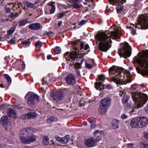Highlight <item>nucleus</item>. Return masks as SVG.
Instances as JSON below:
<instances>
[{
    "instance_id": "obj_1",
    "label": "nucleus",
    "mask_w": 148,
    "mask_h": 148,
    "mask_svg": "<svg viewBox=\"0 0 148 148\" xmlns=\"http://www.w3.org/2000/svg\"><path fill=\"white\" fill-rule=\"evenodd\" d=\"M109 73L110 75H114V76L112 78V80L116 84H123L127 82L126 81V77H125L123 75L124 73L129 74V72L124 70L122 67H112L110 68Z\"/></svg>"
},
{
    "instance_id": "obj_2",
    "label": "nucleus",
    "mask_w": 148,
    "mask_h": 148,
    "mask_svg": "<svg viewBox=\"0 0 148 148\" xmlns=\"http://www.w3.org/2000/svg\"><path fill=\"white\" fill-rule=\"evenodd\" d=\"M138 56V57L134 58V61L137 62L143 70L141 69L140 67L136 68L137 71L142 75H148V50L144 54L139 53Z\"/></svg>"
},
{
    "instance_id": "obj_3",
    "label": "nucleus",
    "mask_w": 148,
    "mask_h": 148,
    "mask_svg": "<svg viewBox=\"0 0 148 148\" xmlns=\"http://www.w3.org/2000/svg\"><path fill=\"white\" fill-rule=\"evenodd\" d=\"M131 94L133 101L135 102L134 107L136 108L143 106L147 101L148 97L146 94L139 92H132Z\"/></svg>"
},
{
    "instance_id": "obj_4",
    "label": "nucleus",
    "mask_w": 148,
    "mask_h": 148,
    "mask_svg": "<svg viewBox=\"0 0 148 148\" xmlns=\"http://www.w3.org/2000/svg\"><path fill=\"white\" fill-rule=\"evenodd\" d=\"M111 38H95L96 42H99V45L100 50L102 51H106L111 47L112 42Z\"/></svg>"
},
{
    "instance_id": "obj_5",
    "label": "nucleus",
    "mask_w": 148,
    "mask_h": 148,
    "mask_svg": "<svg viewBox=\"0 0 148 148\" xmlns=\"http://www.w3.org/2000/svg\"><path fill=\"white\" fill-rule=\"evenodd\" d=\"M114 31H107L104 32L102 30L99 31L96 34L95 37H118L121 36V32L119 28L115 27L113 28Z\"/></svg>"
},
{
    "instance_id": "obj_6",
    "label": "nucleus",
    "mask_w": 148,
    "mask_h": 148,
    "mask_svg": "<svg viewBox=\"0 0 148 148\" xmlns=\"http://www.w3.org/2000/svg\"><path fill=\"white\" fill-rule=\"evenodd\" d=\"M118 53L121 57H123L125 58H127L130 56L131 47L127 42L121 43L120 47L119 49Z\"/></svg>"
},
{
    "instance_id": "obj_7",
    "label": "nucleus",
    "mask_w": 148,
    "mask_h": 148,
    "mask_svg": "<svg viewBox=\"0 0 148 148\" xmlns=\"http://www.w3.org/2000/svg\"><path fill=\"white\" fill-rule=\"evenodd\" d=\"M140 19L135 27L138 29H146L148 28V14H143L140 17Z\"/></svg>"
},
{
    "instance_id": "obj_8",
    "label": "nucleus",
    "mask_w": 148,
    "mask_h": 148,
    "mask_svg": "<svg viewBox=\"0 0 148 148\" xmlns=\"http://www.w3.org/2000/svg\"><path fill=\"white\" fill-rule=\"evenodd\" d=\"M111 99L109 97L101 100L99 112L102 114H103L106 112L108 106L111 104Z\"/></svg>"
},
{
    "instance_id": "obj_9",
    "label": "nucleus",
    "mask_w": 148,
    "mask_h": 148,
    "mask_svg": "<svg viewBox=\"0 0 148 148\" xmlns=\"http://www.w3.org/2000/svg\"><path fill=\"white\" fill-rule=\"evenodd\" d=\"M111 4L117 5L116 10L118 13H119L123 10L122 4L126 2V0H108Z\"/></svg>"
},
{
    "instance_id": "obj_10",
    "label": "nucleus",
    "mask_w": 148,
    "mask_h": 148,
    "mask_svg": "<svg viewBox=\"0 0 148 148\" xmlns=\"http://www.w3.org/2000/svg\"><path fill=\"white\" fill-rule=\"evenodd\" d=\"M40 99L39 97L36 94L31 95L27 98V103L29 106L33 105L36 102H39Z\"/></svg>"
},
{
    "instance_id": "obj_11",
    "label": "nucleus",
    "mask_w": 148,
    "mask_h": 148,
    "mask_svg": "<svg viewBox=\"0 0 148 148\" xmlns=\"http://www.w3.org/2000/svg\"><path fill=\"white\" fill-rule=\"evenodd\" d=\"M64 93L61 91L56 92L53 96V99L57 101L62 99L64 98Z\"/></svg>"
},
{
    "instance_id": "obj_12",
    "label": "nucleus",
    "mask_w": 148,
    "mask_h": 148,
    "mask_svg": "<svg viewBox=\"0 0 148 148\" xmlns=\"http://www.w3.org/2000/svg\"><path fill=\"white\" fill-rule=\"evenodd\" d=\"M139 127L142 128L145 126L148 123V119L146 117H139Z\"/></svg>"
},
{
    "instance_id": "obj_13",
    "label": "nucleus",
    "mask_w": 148,
    "mask_h": 148,
    "mask_svg": "<svg viewBox=\"0 0 148 148\" xmlns=\"http://www.w3.org/2000/svg\"><path fill=\"white\" fill-rule=\"evenodd\" d=\"M65 80L68 84H73L75 83L74 76L72 74L68 75L65 78Z\"/></svg>"
},
{
    "instance_id": "obj_14",
    "label": "nucleus",
    "mask_w": 148,
    "mask_h": 148,
    "mask_svg": "<svg viewBox=\"0 0 148 148\" xmlns=\"http://www.w3.org/2000/svg\"><path fill=\"white\" fill-rule=\"evenodd\" d=\"M64 56L66 59H67L68 58H69V59H71L72 60H74L77 57V53L74 51L71 52L70 54L69 52H66Z\"/></svg>"
},
{
    "instance_id": "obj_15",
    "label": "nucleus",
    "mask_w": 148,
    "mask_h": 148,
    "mask_svg": "<svg viewBox=\"0 0 148 148\" xmlns=\"http://www.w3.org/2000/svg\"><path fill=\"white\" fill-rule=\"evenodd\" d=\"M85 144L86 146L88 147H92L95 145V141L92 138L87 139L86 140Z\"/></svg>"
},
{
    "instance_id": "obj_16",
    "label": "nucleus",
    "mask_w": 148,
    "mask_h": 148,
    "mask_svg": "<svg viewBox=\"0 0 148 148\" xmlns=\"http://www.w3.org/2000/svg\"><path fill=\"white\" fill-rule=\"evenodd\" d=\"M36 113L34 112H30L27 114H23L21 116V118L23 119H29L31 118H34L36 117Z\"/></svg>"
},
{
    "instance_id": "obj_17",
    "label": "nucleus",
    "mask_w": 148,
    "mask_h": 148,
    "mask_svg": "<svg viewBox=\"0 0 148 148\" xmlns=\"http://www.w3.org/2000/svg\"><path fill=\"white\" fill-rule=\"evenodd\" d=\"M69 138L70 136L69 135H66L63 138H60L59 137H56V139L57 141L62 144H66L68 142Z\"/></svg>"
},
{
    "instance_id": "obj_18",
    "label": "nucleus",
    "mask_w": 148,
    "mask_h": 148,
    "mask_svg": "<svg viewBox=\"0 0 148 148\" xmlns=\"http://www.w3.org/2000/svg\"><path fill=\"white\" fill-rule=\"evenodd\" d=\"M7 112L8 116L10 117H12L13 118L16 119L18 117L16 113L12 108L8 109L7 110Z\"/></svg>"
},
{
    "instance_id": "obj_19",
    "label": "nucleus",
    "mask_w": 148,
    "mask_h": 148,
    "mask_svg": "<svg viewBox=\"0 0 148 148\" xmlns=\"http://www.w3.org/2000/svg\"><path fill=\"white\" fill-rule=\"evenodd\" d=\"M73 2L71 6L74 8L78 9L82 6V5L79 3L82 2V0H71Z\"/></svg>"
},
{
    "instance_id": "obj_20",
    "label": "nucleus",
    "mask_w": 148,
    "mask_h": 148,
    "mask_svg": "<svg viewBox=\"0 0 148 148\" xmlns=\"http://www.w3.org/2000/svg\"><path fill=\"white\" fill-rule=\"evenodd\" d=\"M0 123L1 125L5 126H7V125L10 124V120L8 116L5 115L2 117L1 119Z\"/></svg>"
},
{
    "instance_id": "obj_21",
    "label": "nucleus",
    "mask_w": 148,
    "mask_h": 148,
    "mask_svg": "<svg viewBox=\"0 0 148 148\" xmlns=\"http://www.w3.org/2000/svg\"><path fill=\"white\" fill-rule=\"evenodd\" d=\"M33 128L31 127H29L22 130L20 131V136H23L24 135L27 134L28 133H31L33 132Z\"/></svg>"
},
{
    "instance_id": "obj_22",
    "label": "nucleus",
    "mask_w": 148,
    "mask_h": 148,
    "mask_svg": "<svg viewBox=\"0 0 148 148\" xmlns=\"http://www.w3.org/2000/svg\"><path fill=\"white\" fill-rule=\"evenodd\" d=\"M29 27L34 30H39L41 28V25L38 23H32L29 26Z\"/></svg>"
},
{
    "instance_id": "obj_23",
    "label": "nucleus",
    "mask_w": 148,
    "mask_h": 148,
    "mask_svg": "<svg viewBox=\"0 0 148 148\" xmlns=\"http://www.w3.org/2000/svg\"><path fill=\"white\" fill-rule=\"evenodd\" d=\"M138 118L133 119L131 121L130 125L132 127L138 128L139 127Z\"/></svg>"
},
{
    "instance_id": "obj_24",
    "label": "nucleus",
    "mask_w": 148,
    "mask_h": 148,
    "mask_svg": "<svg viewBox=\"0 0 148 148\" xmlns=\"http://www.w3.org/2000/svg\"><path fill=\"white\" fill-rule=\"evenodd\" d=\"M48 5L49 6V9L50 14L53 13L56 10L55 3L52 2L51 3H48Z\"/></svg>"
},
{
    "instance_id": "obj_25",
    "label": "nucleus",
    "mask_w": 148,
    "mask_h": 148,
    "mask_svg": "<svg viewBox=\"0 0 148 148\" xmlns=\"http://www.w3.org/2000/svg\"><path fill=\"white\" fill-rule=\"evenodd\" d=\"M24 5L27 6L28 8L35 9L36 8L35 4L29 2L28 1H24L23 2Z\"/></svg>"
},
{
    "instance_id": "obj_26",
    "label": "nucleus",
    "mask_w": 148,
    "mask_h": 148,
    "mask_svg": "<svg viewBox=\"0 0 148 148\" xmlns=\"http://www.w3.org/2000/svg\"><path fill=\"white\" fill-rule=\"evenodd\" d=\"M90 63H88L87 62L86 63V68L89 69H92L93 67L95 66L96 64H95L93 60L90 59Z\"/></svg>"
},
{
    "instance_id": "obj_27",
    "label": "nucleus",
    "mask_w": 148,
    "mask_h": 148,
    "mask_svg": "<svg viewBox=\"0 0 148 148\" xmlns=\"http://www.w3.org/2000/svg\"><path fill=\"white\" fill-rule=\"evenodd\" d=\"M119 121L117 120L114 119L112 121V126L113 129H116L119 127Z\"/></svg>"
},
{
    "instance_id": "obj_28",
    "label": "nucleus",
    "mask_w": 148,
    "mask_h": 148,
    "mask_svg": "<svg viewBox=\"0 0 148 148\" xmlns=\"http://www.w3.org/2000/svg\"><path fill=\"white\" fill-rule=\"evenodd\" d=\"M36 138L35 136L33 135L28 136V144H29L31 143L34 142L36 140Z\"/></svg>"
},
{
    "instance_id": "obj_29",
    "label": "nucleus",
    "mask_w": 148,
    "mask_h": 148,
    "mask_svg": "<svg viewBox=\"0 0 148 148\" xmlns=\"http://www.w3.org/2000/svg\"><path fill=\"white\" fill-rule=\"evenodd\" d=\"M130 97L128 95H124L122 98V101L123 103L124 104H126L127 103V102L128 101Z\"/></svg>"
},
{
    "instance_id": "obj_30",
    "label": "nucleus",
    "mask_w": 148,
    "mask_h": 148,
    "mask_svg": "<svg viewBox=\"0 0 148 148\" xmlns=\"http://www.w3.org/2000/svg\"><path fill=\"white\" fill-rule=\"evenodd\" d=\"M68 12L67 10L66 11H63L60 13H58L57 14V18L58 19H61L63 17L66 15V14Z\"/></svg>"
},
{
    "instance_id": "obj_31",
    "label": "nucleus",
    "mask_w": 148,
    "mask_h": 148,
    "mask_svg": "<svg viewBox=\"0 0 148 148\" xmlns=\"http://www.w3.org/2000/svg\"><path fill=\"white\" fill-rule=\"evenodd\" d=\"M20 138L21 142L24 144H28V137L20 136Z\"/></svg>"
},
{
    "instance_id": "obj_32",
    "label": "nucleus",
    "mask_w": 148,
    "mask_h": 148,
    "mask_svg": "<svg viewBox=\"0 0 148 148\" xmlns=\"http://www.w3.org/2000/svg\"><path fill=\"white\" fill-rule=\"evenodd\" d=\"M42 143L44 145H47L49 144V143L48 137L47 136H45L43 138Z\"/></svg>"
},
{
    "instance_id": "obj_33",
    "label": "nucleus",
    "mask_w": 148,
    "mask_h": 148,
    "mask_svg": "<svg viewBox=\"0 0 148 148\" xmlns=\"http://www.w3.org/2000/svg\"><path fill=\"white\" fill-rule=\"evenodd\" d=\"M28 23V21L27 20H21L19 21V26L21 27L24 26Z\"/></svg>"
},
{
    "instance_id": "obj_34",
    "label": "nucleus",
    "mask_w": 148,
    "mask_h": 148,
    "mask_svg": "<svg viewBox=\"0 0 148 148\" xmlns=\"http://www.w3.org/2000/svg\"><path fill=\"white\" fill-rule=\"evenodd\" d=\"M10 5L11 6L12 9L15 10V9L14 8H15L16 9L19 8L20 7V5L18 4V3H10Z\"/></svg>"
},
{
    "instance_id": "obj_35",
    "label": "nucleus",
    "mask_w": 148,
    "mask_h": 148,
    "mask_svg": "<svg viewBox=\"0 0 148 148\" xmlns=\"http://www.w3.org/2000/svg\"><path fill=\"white\" fill-rule=\"evenodd\" d=\"M101 82H100L98 83H96L95 84V87L97 90H98L99 88V90L100 91L101 90Z\"/></svg>"
},
{
    "instance_id": "obj_36",
    "label": "nucleus",
    "mask_w": 148,
    "mask_h": 148,
    "mask_svg": "<svg viewBox=\"0 0 148 148\" xmlns=\"http://www.w3.org/2000/svg\"><path fill=\"white\" fill-rule=\"evenodd\" d=\"M58 119L56 117L51 116L47 119V122L51 123L52 122L56 121Z\"/></svg>"
},
{
    "instance_id": "obj_37",
    "label": "nucleus",
    "mask_w": 148,
    "mask_h": 148,
    "mask_svg": "<svg viewBox=\"0 0 148 148\" xmlns=\"http://www.w3.org/2000/svg\"><path fill=\"white\" fill-rule=\"evenodd\" d=\"M19 15V14L18 13H14L12 12L10 14L9 16L11 18H14L17 17Z\"/></svg>"
},
{
    "instance_id": "obj_38",
    "label": "nucleus",
    "mask_w": 148,
    "mask_h": 148,
    "mask_svg": "<svg viewBox=\"0 0 148 148\" xmlns=\"http://www.w3.org/2000/svg\"><path fill=\"white\" fill-rule=\"evenodd\" d=\"M4 77L8 81V83L10 85L11 82V79L8 75L6 74H5L4 75Z\"/></svg>"
},
{
    "instance_id": "obj_39",
    "label": "nucleus",
    "mask_w": 148,
    "mask_h": 148,
    "mask_svg": "<svg viewBox=\"0 0 148 148\" xmlns=\"http://www.w3.org/2000/svg\"><path fill=\"white\" fill-rule=\"evenodd\" d=\"M5 11L6 12H9L10 11V9L12 8L11 6L10 5V3L7 4L5 6Z\"/></svg>"
},
{
    "instance_id": "obj_40",
    "label": "nucleus",
    "mask_w": 148,
    "mask_h": 148,
    "mask_svg": "<svg viewBox=\"0 0 148 148\" xmlns=\"http://www.w3.org/2000/svg\"><path fill=\"white\" fill-rule=\"evenodd\" d=\"M54 51L56 54H59L61 52V48L59 47H57L54 49Z\"/></svg>"
},
{
    "instance_id": "obj_41",
    "label": "nucleus",
    "mask_w": 148,
    "mask_h": 148,
    "mask_svg": "<svg viewBox=\"0 0 148 148\" xmlns=\"http://www.w3.org/2000/svg\"><path fill=\"white\" fill-rule=\"evenodd\" d=\"M106 79V77L103 74H101L99 76V80L101 82H103Z\"/></svg>"
},
{
    "instance_id": "obj_42",
    "label": "nucleus",
    "mask_w": 148,
    "mask_h": 148,
    "mask_svg": "<svg viewBox=\"0 0 148 148\" xmlns=\"http://www.w3.org/2000/svg\"><path fill=\"white\" fill-rule=\"evenodd\" d=\"M88 121L90 123H96V119L93 117H91L88 118Z\"/></svg>"
},
{
    "instance_id": "obj_43",
    "label": "nucleus",
    "mask_w": 148,
    "mask_h": 148,
    "mask_svg": "<svg viewBox=\"0 0 148 148\" xmlns=\"http://www.w3.org/2000/svg\"><path fill=\"white\" fill-rule=\"evenodd\" d=\"M16 25H14L12 27H11L10 29L9 30V32H10V31H11V32L13 33L16 29Z\"/></svg>"
},
{
    "instance_id": "obj_44",
    "label": "nucleus",
    "mask_w": 148,
    "mask_h": 148,
    "mask_svg": "<svg viewBox=\"0 0 148 148\" xmlns=\"http://www.w3.org/2000/svg\"><path fill=\"white\" fill-rule=\"evenodd\" d=\"M15 38H14L8 41V42L10 44H14L15 43L16 41V40H14Z\"/></svg>"
},
{
    "instance_id": "obj_45",
    "label": "nucleus",
    "mask_w": 148,
    "mask_h": 148,
    "mask_svg": "<svg viewBox=\"0 0 148 148\" xmlns=\"http://www.w3.org/2000/svg\"><path fill=\"white\" fill-rule=\"evenodd\" d=\"M35 45L36 47H41L42 45V43L41 42L38 41L36 43Z\"/></svg>"
},
{
    "instance_id": "obj_46",
    "label": "nucleus",
    "mask_w": 148,
    "mask_h": 148,
    "mask_svg": "<svg viewBox=\"0 0 148 148\" xmlns=\"http://www.w3.org/2000/svg\"><path fill=\"white\" fill-rule=\"evenodd\" d=\"M80 40H75L74 41V46L75 47V45H78L79 43H80Z\"/></svg>"
},
{
    "instance_id": "obj_47",
    "label": "nucleus",
    "mask_w": 148,
    "mask_h": 148,
    "mask_svg": "<svg viewBox=\"0 0 148 148\" xmlns=\"http://www.w3.org/2000/svg\"><path fill=\"white\" fill-rule=\"evenodd\" d=\"M80 65L79 64H76L75 66V69H79L80 68Z\"/></svg>"
},
{
    "instance_id": "obj_48",
    "label": "nucleus",
    "mask_w": 148,
    "mask_h": 148,
    "mask_svg": "<svg viewBox=\"0 0 148 148\" xmlns=\"http://www.w3.org/2000/svg\"><path fill=\"white\" fill-rule=\"evenodd\" d=\"M86 21L85 20H82L81 21L80 23L79 24L82 26L83 25H84L86 23Z\"/></svg>"
},
{
    "instance_id": "obj_49",
    "label": "nucleus",
    "mask_w": 148,
    "mask_h": 148,
    "mask_svg": "<svg viewBox=\"0 0 148 148\" xmlns=\"http://www.w3.org/2000/svg\"><path fill=\"white\" fill-rule=\"evenodd\" d=\"M126 92H125L124 91H120L119 92V95L121 96L122 97L123 96V95H125L126 94Z\"/></svg>"
},
{
    "instance_id": "obj_50",
    "label": "nucleus",
    "mask_w": 148,
    "mask_h": 148,
    "mask_svg": "<svg viewBox=\"0 0 148 148\" xmlns=\"http://www.w3.org/2000/svg\"><path fill=\"white\" fill-rule=\"evenodd\" d=\"M128 117V116L125 114H123L121 116V117L123 119H125Z\"/></svg>"
},
{
    "instance_id": "obj_51",
    "label": "nucleus",
    "mask_w": 148,
    "mask_h": 148,
    "mask_svg": "<svg viewBox=\"0 0 148 148\" xmlns=\"http://www.w3.org/2000/svg\"><path fill=\"white\" fill-rule=\"evenodd\" d=\"M30 42L28 40H25L22 42V44L23 45H27Z\"/></svg>"
},
{
    "instance_id": "obj_52",
    "label": "nucleus",
    "mask_w": 148,
    "mask_h": 148,
    "mask_svg": "<svg viewBox=\"0 0 148 148\" xmlns=\"http://www.w3.org/2000/svg\"><path fill=\"white\" fill-rule=\"evenodd\" d=\"M84 43L82 42H81L80 43V49H83L84 46Z\"/></svg>"
},
{
    "instance_id": "obj_53",
    "label": "nucleus",
    "mask_w": 148,
    "mask_h": 148,
    "mask_svg": "<svg viewBox=\"0 0 148 148\" xmlns=\"http://www.w3.org/2000/svg\"><path fill=\"white\" fill-rule=\"evenodd\" d=\"M91 124L90 127L91 128H95L96 126L95 124V123H90Z\"/></svg>"
},
{
    "instance_id": "obj_54",
    "label": "nucleus",
    "mask_w": 148,
    "mask_h": 148,
    "mask_svg": "<svg viewBox=\"0 0 148 148\" xmlns=\"http://www.w3.org/2000/svg\"><path fill=\"white\" fill-rule=\"evenodd\" d=\"M75 71L77 74V76H80V72L78 69H75Z\"/></svg>"
},
{
    "instance_id": "obj_55",
    "label": "nucleus",
    "mask_w": 148,
    "mask_h": 148,
    "mask_svg": "<svg viewBox=\"0 0 148 148\" xmlns=\"http://www.w3.org/2000/svg\"><path fill=\"white\" fill-rule=\"evenodd\" d=\"M131 33L133 35H134L136 34V32L135 30L132 29L131 31Z\"/></svg>"
},
{
    "instance_id": "obj_56",
    "label": "nucleus",
    "mask_w": 148,
    "mask_h": 148,
    "mask_svg": "<svg viewBox=\"0 0 148 148\" xmlns=\"http://www.w3.org/2000/svg\"><path fill=\"white\" fill-rule=\"evenodd\" d=\"M99 131L98 130H97L96 131H95L94 133H93V134H94L96 136L97 134H98V133H99Z\"/></svg>"
},
{
    "instance_id": "obj_57",
    "label": "nucleus",
    "mask_w": 148,
    "mask_h": 148,
    "mask_svg": "<svg viewBox=\"0 0 148 148\" xmlns=\"http://www.w3.org/2000/svg\"><path fill=\"white\" fill-rule=\"evenodd\" d=\"M89 48V45H88L86 44V45H85L84 48V50H87Z\"/></svg>"
},
{
    "instance_id": "obj_58",
    "label": "nucleus",
    "mask_w": 148,
    "mask_h": 148,
    "mask_svg": "<svg viewBox=\"0 0 148 148\" xmlns=\"http://www.w3.org/2000/svg\"><path fill=\"white\" fill-rule=\"evenodd\" d=\"M144 136L147 138H148V133L146 132H144Z\"/></svg>"
},
{
    "instance_id": "obj_59",
    "label": "nucleus",
    "mask_w": 148,
    "mask_h": 148,
    "mask_svg": "<svg viewBox=\"0 0 148 148\" xmlns=\"http://www.w3.org/2000/svg\"><path fill=\"white\" fill-rule=\"evenodd\" d=\"M106 86L107 88L108 89H110L112 88L111 86L110 85H106Z\"/></svg>"
},
{
    "instance_id": "obj_60",
    "label": "nucleus",
    "mask_w": 148,
    "mask_h": 148,
    "mask_svg": "<svg viewBox=\"0 0 148 148\" xmlns=\"http://www.w3.org/2000/svg\"><path fill=\"white\" fill-rule=\"evenodd\" d=\"M145 110L146 112L148 113V105L145 108Z\"/></svg>"
},
{
    "instance_id": "obj_61",
    "label": "nucleus",
    "mask_w": 148,
    "mask_h": 148,
    "mask_svg": "<svg viewBox=\"0 0 148 148\" xmlns=\"http://www.w3.org/2000/svg\"><path fill=\"white\" fill-rule=\"evenodd\" d=\"M5 144H1L0 145V148H5Z\"/></svg>"
},
{
    "instance_id": "obj_62",
    "label": "nucleus",
    "mask_w": 148,
    "mask_h": 148,
    "mask_svg": "<svg viewBox=\"0 0 148 148\" xmlns=\"http://www.w3.org/2000/svg\"><path fill=\"white\" fill-rule=\"evenodd\" d=\"M40 2V1L39 0H37L36 1L34 2V4H36L38 3H39Z\"/></svg>"
},
{
    "instance_id": "obj_63",
    "label": "nucleus",
    "mask_w": 148,
    "mask_h": 148,
    "mask_svg": "<svg viewBox=\"0 0 148 148\" xmlns=\"http://www.w3.org/2000/svg\"><path fill=\"white\" fill-rule=\"evenodd\" d=\"M52 33H53L52 32H47V34H47V36H49L50 35L52 34Z\"/></svg>"
},
{
    "instance_id": "obj_64",
    "label": "nucleus",
    "mask_w": 148,
    "mask_h": 148,
    "mask_svg": "<svg viewBox=\"0 0 148 148\" xmlns=\"http://www.w3.org/2000/svg\"><path fill=\"white\" fill-rule=\"evenodd\" d=\"M144 148H148V144H146L144 145Z\"/></svg>"
}]
</instances>
